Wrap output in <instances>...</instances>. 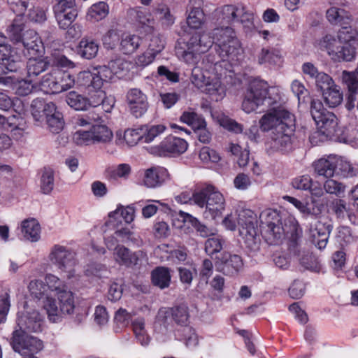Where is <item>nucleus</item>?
<instances>
[{
	"instance_id": "obj_1",
	"label": "nucleus",
	"mask_w": 358,
	"mask_h": 358,
	"mask_svg": "<svg viewBox=\"0 0 358 358\" xmlns=\"http://www.w3.org/2000/svg\"><path fill=\"white\" fill-rule=\"evenodd\" d=\"M264 131L271 130L270 146L275 150L289 152L292 149V136L295 131L293 114L283 108H275L264 115L259 120Z\"/></svg>"
},
{
	"instance_id": "obj_2",
	"label": "nucleus",
	"mask_w": 358,
	"mask_h": 358,
	"mask_svg": "<svg viewBox=\"0 0 358 358\" xmlns=\"http://www.w3.org/2000/svg\"><path fill=\"white\" fill-rule=\"evenodd\" d=\"M308 92V91H299L296 93V96L299 103H310V115L320 131L328 138L339 141L344 140L345 138L341 136V130L338 128L336 116L333 113L327 111L320 101L312 99L310 97H308V100L306 101L305 98L307 96Z\"/></svg>"
},
{
	"instance_id": "obj_3",
	"label": "nucleus",
	"mask_w": 358,
	"mask_h": 358,
	"mask_svg": "<svg viewBox=\"0 0 358 358\" xmlns=\"http://www.w3.org/2000/svg\"><path fill=\"white\" fill-rule=\"evenodd\" d=\"M13 52L10 45L0 44V76L8 71H15L20 68V60L17 55H13ZM0 84L13 90H29L30 87L33 90L36 87L31 81L14 76H0Z\"/></svg>"
},
{
	"instance_id": "obj_4",
	"label": "nucleus",
	"mask_w": 358,
	"mask_h": 358,
	"mask_svg": "<svg viewBox=\"0 0 358 358\" xmlns=\"http://www.w3.org/2000/svg\"><path fill=\"white\" fill-rule=\"evenodd\" d=\"M215 43L211 33H195L187 42L178 43L176 52L178 57L187 64H196L201 57V54L206 52Z\"/></svg>"
},
{
	"instance_id": "obj_5",
	"label": "nucleus",
	"mask_w": 358,
	"mask_h": 358,
	"mask_svg": "<svg viewBox=\"0 0 358 358\" xmlns=\"http://www.w3.org/2000/svg\"><path fill=\"white\" fill-rule=\"evenodd\" d=\"M238 223L239 234L244 241L245 248L250 252H258L261 238L258 234L257 215L250 210H242L238 215Z\"/></svg>"
},
{
	"instance_id": "obj_6",
	"label": "nucleus",
	"mask_w": 358,
	"mask_h": 358,
	"mask_svg": "<svg viewBox=\"0 0 358 358\" xmlns=\"http://www.w3.org/2000/svg\"><path fill=\"white\" fill-rule=\"evenodd\" d=\"M201 195L203 203L199 207L205 208L204 217L214 220L220 216L225 208V200L222 193L213 185H206L201 187Z\"/></svg>"
},
{
	"instance_id": "obj_7",
	"label": "nucleus",
	"mask_w": 358,
	"mask_h": 358,
	"mask_svg": "<svg viewBox=\"0 0 358 358\" xmlns=\"http://www.w3.org/2000/svg\"><path fill=\"white\" fill-rule=\"evenodd\" d=\"M49 258L62 272L66 273L67 278L70 279L75 276V267L78 261L74 250L57 244L52 248Z\"/></svg>"
},
{
	"instance_id": "obj_8",
	"label": "nucleus",
	"mask_w": 358,
	"mask_h": 358,
	"mask_svg": "<svg viewBox=\"0 0 358 358\" xmlns=\"http://www.w3.org/2000/svg\"><path fill=\"white\" fill-rule=\"evenodd\" d=\"M57 296L59 308L56 304L55 300L52 298L48 299L43 303V308L46 310L48 317L52 322H58L62 315L72 313L75 308L73 293L68 290V289L57 294Z\"/></svg>"
},
{
	"instance_id": "obj_9",
	"label": "nucleus",
	"mask_w": 358,
	"mask_h": 358,
	"mask_svg": "<svg viewBox=\"0 0 358 358\" xmlns=\"http://www.w3.org/2000/svg\"><path fill=\"white\" fill-rule=\"evenodd\" d=\"M10 344L13 350L21 355L36 354L43 348L40 339L22 331H13Z\"/></svg>"
},
{
	"instance_id": "obj_10",
	"label": "nucleus",
	"mask_w": 358,
	"mask_h": 358,
	"mask_svg": "<svg viewBox=\"0 0 358 358\" xmlns=\"http://www.w3.org/2000/svg\"><path fill=\"white\" fill-rule=\"evenodd\" d=\"M280 100L278 93L270 94L269 91H246L242 103L243 110L250 113L261 105L273 106Z\"/></svg>"
},
{
	"instance_id": "obj_11",
	"label": "nucleus",
	"mask_w": 358,
	"mask_h": 358,
	"mask_svg": "<svg viewBox=\"0 0 358 358\" xmlns=\"http://www.w3.org/2000/svg\"><path fill=\"white\" fill-rule=\"evenodd\" d=\"M290 233V241L294 244L301 236L302 231L297 225L293 224L290 230H287V224H282L263 227V236L269 245H277L285 238V234Z\"/></svg>"
},
{
	"instance_id": "obj_12",
	"label": "nucleus",
	"mask_w": 358,
	"mask_h": 358,
	"mask_svg": "<svg viewBox=\"0 0 358 358\" xmlns=\"http://www.w3.org/2000/svg\"><path fill=\"white\" fill-rule=\"evenodd\" d=\"M187 148L188 143L185 139L169 136L158 145L151 148V152L160 157L178 155L184 153Z\"/></svg>"
},
{
	"instance_id": "obj_13",
	"label": "nucleus",
	"mask_w": 358,
	"mask_h": 358,
	"mask_svg": "<svg viewBox=\"0 0 358 358\" xmlns=\"http://www.w3.org/2000/svg\"><path fill=\"white\" fill-rule=\"evenodd\" d=\"M215 264L218 271L227 275H236L243 267L241 256L227 252L217 256Z\"/></svg>"
},
{
	"instance_id": "obj_14",
	"label": "nucleus",
	"mask_w": 358,
	"mask_h": 358,
	"mask_svg": "<svg viewBox=\"0 0 358 358\" xmlns=\"http://www.w3.org/2000/svg\"><path fill=\"white\" fill-rule=\"evenodd\" d=\"M43 318L36 310H25L18 315L17 327L14 331L39 332L42 330Z\"/></svg>"
},
{
	"instance_id": "obj_15",
	"label": "nucleus",
	"mask_w": 358,
	"mask_h": 358,
	"mask_svg": "<svg viewBox=\"0 0 358 358\" xmlns=\"http://www.w3.org/2000/svg\"><path fill=\"white\" fill-rule=\"evenodd\" d=\"M203 69L196 66L192 70L190 80L194 87L200 89L206 87L205 90H220L224 85L222 78L215 76L213 78L207 77L203 72Z\"/></svg>"
},
{
	"instance_id": "obj_16",
	"label": "nucleus",
	"mask_w": 358,
	"mask_h": 358,
	"mask_svg": "<svg viewBox=\"0 0 358 358\" xmlns=\"http://www.w3.org/2000/svg\"><path fill=\"white\" fill-rule=\"evenodd\" d=\"M115 261L120 265L127 267L136 266L145 257V253L142 250L131 252L127 248L122 245L115 248L113 252Z\"/></svg>"
},
{
	"instance_id": "obj_17",
	"label": "nucleus",
	"mask_w": 358,
	"mask_h": 358,
	"mask_svg": "<svg viewBox=\"0 0 358 358\" xmlns=\"http://www.w3.org/2000/svg\"><path fill=\"white\" fill-rule=\"evenodd\" d=\"M215 50L219 55V57L222 59L224 69L231 73V71L229 69L231 64L227 59H234L239 54L241 45L238 38L232 39L222 45H217Z\"/></svg>"
},
{
	"instance_id": "obj_18",
	"label": "nucleus",
	"mask_w": 358,
	"mask_h": 358,
	"mask_svg": "<svg viewBox=\"0 0 358 358\" xmlns=\"http://www.w3.org/2000/svg\"><path fill=\"white\" fill-rule=\"evenodd\" d=\"M126 99L131 114L136 117H141L147 110V96L142 91H128Z\"/></svg>"
},
{
	"instance_id": "obj_19",
	"label": "nucleus",
	"mask_w": 358,
	"mask_h": 358,
	"mask_svg": "<svg viewBox=\"0 0 358 358\" xmlns=\"http://www.w3.org/2000/svg\"><path fill=\"white\" fill-rule=\"evenodd\" d=\"M198 60L196 64L197 66H200L201 69H205L206 71H209L213 66L217 73V76L222 78V76H224V80L227 79V73L229 71H226L225 69L223 70L224 65L222 64V59L219 57V55L216 52L215 54L210 52L208 55L203 57L201 63H199ZM228 83L227 80L225 81Z\"/></svg>"
},
{
	"instance_id": "obj_20",
	"label": "nucleus",
	"mask_w": 358,
	"mask_h": 358,
	"mask_svg": "<svg viewBox=\"0 0 358 358\" xmlns=\"http://www.w3.org/2000/svg\"><path fill=\"white\" fill-rule=\"evenodd\" d=\"M240 15V8L234 5H224L215 10L216 25H230L236 21Z\"/></svg>"
},
{
	"instance_id": "obj_21",
	"label": "nucleus",
	"mask_w": 358,
	"mask_h": 358,
	"mask_svg": "<svg viewBox=\"0 0 358 358\" xmlns=\"http://www.w3.org/2000/svg\"><path fill=\"white\" fill-rule=\"evenodd\" d=\"M55 104L53 102L45 103L40 99H34L31 105V115L34 120L41 124L46 121L47 117L52 112H55Z\"/></svg>"
},
{
	"instance_id": "obj_22",
	"label": "nucleus",
	"mask_w": 358,
	"mask_h": 358,
	"mask_svg": "<svg viewBox=\"0 0 358 358\" xmlns=\"http://www.w3.org/2000/svg\"><path fill=\"white\" fill-rule=\"evenodd\" d=\"M332 226L329 224L317 222L314 229H311L312 242L319 249H324L328 242Z\"/></svg>"
},
{
	"instance_id": "obj_23",
	"label": "nucleus",
	"mask_w": 358,
	"mask_h": 358,
	"mask_svg": "<svg viewBox=\"0 0 358 358\" xmlns=\"http://www.w3.org/2000/svg\"><path fill=\"white\" fill-rule=\"evenodd\" d=\"M168 178L169 173L165 168H150L145 171L144 184L148 187H155L164 183Z\"/></svg>"
},
{
	"instance_id": "obj_24",
	"label": "nucleus",
	"mask_w": 358,
	"mask_h": 358,
	"mask_svg": "<svg viewBox=\"0 0 358 358\" xmlns=\"http://www.w3.org/2000/svg\"><path fill=\"white\" fill-rule=\"evenodd\" d=\"M172 270L166 266H157L151 272V282L161 289L168 288L171 281Z\"/></svg>"
},
{
	"instance_id": "obj_25",
	"label": "nucleus",
	"mask_w": 358,
	"mask_h": 358,
	"mask_svg": "<svg viewBox=\"0 0 358 358\" xmlns=\"http://www.w3.org/2000/svg\"><path fill=\"white\" fill-rule=\"evenodd\" d=\"M66 102L76 110H85L90 106H96L99 101H90L89 98L78 94L76 91H71L66 96Z\"/></svg>"
},
{
	"instance_id": "obj_26",
	"label": "nucleus",
	"mask_w": 358,
	"mask_h": 358,
	"mask_svg": "<svg viewBox=\"0 0 358 358\" xmlns=\"http://www.w3.org/2000/svg\"><path fill=\"white\" fill-rule=\"evenodd\" d=\"M115 74L112 69H109L108 64L99 66L97 74H95L91 79V86L94 90H101L102 87L108 88L107 85Z\"/></svg>"
},
{
	"instance_id": "obj_27",
	"label": "nucleus",
	"mask_w": 358,
	"mask_h": 358,
	"mask_svg": "<svg viewBox=\"0 0 358 358\" xmlns=\"http://www.w3.org/2000/svg\"><path fill=\"white\" fill-rule=\"evenodd\" d=\"M327 17L331 24L341 26H349L352 21V16L349 11L337 7L329 8L327 10Z\"/></svg>"
},
{
	"instance_id": "obj_28",
	"label": "nucleus",
	"mask_w": 358,
	"mask_h": 358,
	"mask_svg": "<svg viewBox=\"0 0 358 358\" xmlns=\"http://www.w3.org/2000/svg\"><path fill=\"white\" fill-rule=\"evenodd\" d=\"M330 208L338 219L343 220L347 216L351 223L356 224L355 215L350 211L345 200L333 199L330 203Z\"/></svg>"
},
{
	"instance_id": "obj_29",
	"label": "nucleus",
	"mask_w": 358,
	"mask_h": 358,
	"mask_svg": "<svg viewBox=\"0 0 358 358\" xmlns=\"http://www.w3.org/2000/svg\"><path fill=\"white\" fill-rule=\"evenodd\" d=\"M335 156L330 155L328 158H321L314 162L315 172L320 176L329 178L335 175L334 163Z\"/></svg>"
},
{
	"instance_id": "obj_30",
	"label": "nucleus",
	"mask_w": 358,
	"mask_h": 358,
	"mask_svg": "<svg viewBox=\"0 0 358 358\" xmlns=\"http://www.w3.org/2000/svg\"><path fill=\"white\" fill-rule=\"evenodd\" d=\"M50 66L48 56L31 57L27 64V73L29 76H38L46 71Z\"/></svg>"
},
{
	"instance_id": "obj_31",
	"label": "nucleus",
	"mask_w": 358,
	"mask_h": 358,
	"mask_svg": "<svg viewBox=\"0 0 358 358\" xmlns=\"http://www.w3.org/2000/svg\"><path fill=\"white\" fill-rule=\"evenodd\" d=\"M212 31L213 39L215 40V48L217 45H222L229 42L232 39L237 38L236 37L234 29L229 25H216Z\"/></svg>"
},
{
	"instance_id": "obj_32",
	"label": "nucleus",
	"mask_w": 358,
	"mask_h": 358,
	"mask_svg": "<svg viewBox=\"0 0 358 358\" xmlns=\"http://www.w3.org/2000/svg\"><path fill=\"white\" fill-rule=\"evenodd\" d=\"M21 231L25 239L32 242H36L40 238L41 227L35 219L22 222Z\"/></svg>"
},
{
	"instance_id": "obj_33",
	"label": "nucleus",
	"mask_w": 358,
	"mask_h": 358,
	"mask_svg": "<svg viewBox=\"0 0 358 358\" xmlns=\"http://www.w3.org/2000/svg\"><path fill=\"white\" fill-rule=\"evenodd\" d=\"M99 51V44L93 39L83 38L79 43L78 53L85 59H91L94 58Z\"/></svg>"
},
{
	"instance_id": "obj_34",
	"label": "nucleus",
	"mask_w": 358,
	"mask_h": 358,
	"mask_svg": "<svg viewBox=\"0 0 358 358\" xmlns=\"http://www.w3.org/2000/svg\"><path fill=\"white\" fill-rule=\"evenodd\" d=\"M54 11L58 24L63 29L69 28L78 16L77 8H64Z\"/></svg>"
},
{
	"instance_id": "obj_35",
	"label": "nucleus",
	"mask_w": 358,
	"mask_h": 358,
	"mask_svg": "<svg viewBox=\"0 0 358 358\" xmlns=\"http://www.w3.org/2000/svg\"><path fill=\"white\" fill-rule=\"evenodd\" d=\"M50 67H56L59 69H69L75 67L73 61L67 58L64 54L59 50H54L48 55Z\"/></svg>"
},
{
	"instance_id": "obj_36",
	"label": "nucleus",
	"mask_w": 358,
	"mask_h": 358,
	"mask_svg": "<svg viewBox=\"0 0 358 358\" xmlns=\"http://www.w3.org/2000/svg\"><path fill=\"white\" fill-rule=\"evenodd\" d=\"M180 215L185 222H188L192 224L201 236L208 237L215 235L213 228L202 224L197 218L193 217L192 215L182 211L180 212Z\"/></svg>"
},
{
	"instance_id": "obj_37",
	"label": "nucleus",
	"mask_w": 358,
	"mask_h": 358,
	"mask_svg": "<svg viewBox=\"0 0 358 358\" xmlns=\"http://www.w3.org/2000/svg\"><path fill=\"white\" fill-rule=\"evenodd\" d=\"M55 186V172L50 167H44L41 171L40 188L42 193L50 194Z\"/></svg>"
},
{
	"instance_id": "obj_38",
	"label": "nucleus",
	"mask_w": 358,
	"mask_h": 358,
	"mask_svg": "<svg viewBox=\"0 0 358 358\" xmlns=\"http://www.w3.org/2000/svg\"><path fill=\"white\" fill-rule=\"evenodd\" d=\"M189 15L187 17L188 26L192 29H199L205 21V15L203 10L199 6H194L189 4L188 6Z\"/></svg>"
},
{
	"instance_id": "obj_39",
	"label": "nucleus",
	"mask_w": 358,
	"mask_h": 358,
	"mask_svg": "<svg viewBox=\"0 0 358 358\" xmlns=\"http://www.w3.org/2000/svg\"><path fill=\"white\" fill-rule=\"evenodd\" d=\"M9 38L15 43L22 40L24 31V22L23 16L17 15L7 29Z\"/></svg>"
},
{
	"instance_id": "obj_40",
	"label": "nucleus",
	"mask_w": 358,
	"mask_h": 358,
	"mask_svg": "<svg viewBox=\"0 0 358 358\" xmlns=\"http://www.w3.org/2000/svg\"><path fill=\"white\" fill-rule=\"evenodd\" d=\"M166 313L171 315L172 319L176 324L186 326L189 317L188 307L186 304L180 303L174 306Z\"/></svg>"
},
{
	"instance_id": "obj_41",
	"label": "nucleus",
	"mask_w": 358,
	"mask_h": 358,
	"mask_svg": "<svg viewBox=\"0 0 358 358\" xmlns=\"http://www.w3.org/2000/svg\"><path fill=\"white\" fill-rule=\"evenodd\" d=\"M91 130L94 143H107L113 138V132L106 125L94 124Z\"/></svg>"
},
{
	"instance_id": "obj_42",
	"label": "nucleus",
	"mask_w": 358,
	"mask_h": 358,
	"mask_svg": "<svg viewBox=\"0 0 358 358\" xmlns=\"http://www.w3.org/2000/svg\"><path fill=\"white\" fill-rule=\"evenodd\" d=\"M45 123L52 133L58 134L63 129L64 126L63 115L57 110V106L55 108V112H52L47 117Z\"/></svg>"
},
{
	"instance_id": "obj_43",
	"label": "nucleus",
	"mask_w": 358,
	"mask_h": 358,
	"mask_svg": "<svg viewBox=\"0 0 358 358\" xmlns=\"http://www.w3.org/2000/svg\"><path fill=\"white\" fill-rule=\"evenodd\" d=\"M28 289L34 298L37 299H45V301L48 299H51L48 292L46 285L41 280H31L29 284Z\"/></svg>"
},
{
	"instance_id": "obj_44",
	"label": "nucleus",
	"mask_w": 358,
	"mask_h": 358,
	"mask_svg": "<svg viewBox=\"0 0 358 358\" xmlns=\"http://www.w3.org/2000/svg\"><path fill=\"white\" fill-rule=\"evenodd\" d=\"M334 156L335 175H339L342 177H352L356 174V171L349 162L336 155Z\"/></svg>"
},
{
	"instance_id": "obj_45",
	"label": "nucleus",
	"mask_w": 358,
	"mask_h": 358,
	"mask_svg": "<svg viewBox=\"0 0 358 358\" xmlns=\"http://www.w3.org/2000/svg\"><path fill=\"white\" fill-rule=\"evenodd\" d=\"M141 41V39L138 36H126L122 38L120 50L125 55H131L139 48Z\"/></svg>"
},
{
	"instance_id": "obj_46",
	"label": "nucleus",
	"mask_w": 358,
	"mask_h": 358,
	"mask_svg": "<svg viewBox=\"0 0 358 358\" xmlns=\"http://www.w3.org/2000/svg\"><path fill=\"white\" fill-rule=\"evenodd\" d=\"M176 201L184 204H194L199 206L203 203L201 201V188H198L194 191H185L176 196Z\"/></svg>"
},
{
	"instance_id": "obj_47",
	"label": "nucleus",
	"mask_w": 358,
	"mask_h": 358,
	"mask_svg": "<svg viewBox=\"0 0 358 358\" xmlns=\"http://www.w3.org/2000/svg\"><path fill=\"white\" fill-rule=\"evenodd\" d=\"M131 326L134 334L139 343L143 345H148L149 338L145 329V320L143 317H138L131 321Z\"/></svg>"
},
{
	"instance_id": "obj_48",
	"label": "nucleus",
	"mask_w": 358,
	"mask_h": 358,
	"mask_svg": "<svg viewBox=\"0 0 358 358\" xmlns=\"http://www.w3.org/2000/svg\"><path fill=\"white\" fill-rule=\"evenodd\" d=\"M205 242V251L207 255L213 257L221 252L225 244V240L220 236H211Z\"/></svg>"
},
{
	"instance_id": "obj_49",
	"label": "nucleus",
	"mask_w": 358,
	"mask_h": 358,
	"mask_svg": "<svg viewBox=\"0 0 358 358\" xmlns=\"http://www.w3.org/2000/svg\"><path fill=\"white\" fill-rule=\"evenodd\" d=\"M180 120L181 122L189 125L194 130L206 124L204 118L194 111L183 112Z\"/></svg>"
},
{
	"instance_id": "obj_50",
	"label": "nucleus",
	"mask_w": 358,
	"mask_h": 358,
	"mask_svg": "<svg viewBox=\"0 0 358 358\" xmlns=\"http://www.w3.org/2000/svg\"><path fill=\"white\" fill-rule=\"evenodd\" d=\"M341 27V29L338 33L339 43L341 44L343 43V45H345L346 43H350L353 45H358L357 33L351 29L350 24L349 26L343 25Z\"/></svg>"
},
{
	"instance_id": "obj_51",
	"label": "nucleus",
	"mask_w": 358,
	"mask_h": 358,
	"mask_svg": "<svg viewBox=\"0 0 358 358\" xmlns=\"http://www.w3.org/2000/svg\"><path fill=\"white\" fill-rule=\"evenodd\" d=\"M108 66L115 73H119L127 71L129 64L121 55L112 54L108 58Z\"/></svg>"
},
{
	"instance_id": "obj_52",
	"label": "nucleus",
	"mask_w": 358,
	"mask_h": 358,
	"mask_svg": "<svg viewBox=\"0 0 358 358\" xmlns=\"http://www.w3.org/2000/svg\"><path fill=\"white\" fill-rule=\"evenodd\" d=\"M108 14V6L103 1L93 4L87 13L88 17L95 21H99L107 16Z\"/></svg>"
},
{
	"instance_id": "obj_53",
	"label": "nucleus",
	"mask_w": 358,
	"mask_h": 358,
	"mask_svg": "<svg viewBox=\"0 0 358 358\" xmlns=\"http://www.w3.org/2000/svg\"><path fill=\"white\" fill-rule=\"evenodd\" d=\"M322 50L327 51L329 55H334L338 53V49L340 48L341 43L331 35H326L322 38L319 43Z\"/></svg>"
},
{
	"instance_id": "obj_54",
	"label": "nucleus",
	"mask_w": 358,
	"mask_h": 358,
	"mask_svg": "<svg viewBox=\"0 0 358 358\" xmlns=\"http://www.w3.org/2000/svg\"><path fill=\"white\" fill-rule=\"evenodd\" d=\"M261 223L264 227L282 224L281 217L276 210L268 209L261 213L259 215Z\"/></svg>"
},
{
	"instance_id": "obj_55",
	"label": "nucleus",
	"mask_w": 358,
	"mask_h": 358,
	"mask_svg": "<svg viewBox=\"0 0 358 358\" xmlns=\"http://www.w3.org/2000/svg\"><path fill=\"white\" fill-rule=\"evenodd\" d=\"M345 185L334 179H327L324 182V189L327 194H334L336 196H340L344 194L345 191Z\"/></svg>"
},
{
	"instance_id": "obj_56",
	"label": "nucleus",
	"mask_w": 358,
	"mask_h": 358,
	"mask_svg": "<svg viewBox=\"0 0 358 358\" xmlns=\"http://www.w3.org/2000/svg\"><path fill=\"white\" fill-rule=\"evenodd\" d=\"M115 233L117 236L119 242L124 243H128L131 242L138 246L141 244L142 241L139 236L136 235L127 228H122L121 229L116 230Z\"/></svg>"
},
{
	"instance_id": "obj_57",
	"label": "nucleus",
	"mask_w": 358,
	"mask_h": 358,
	"mask_svg": "<svg viewBox=\"0 0 358 358\" xmlns=\"http://www.w3.org/2000/svg\"><path fill=\"white\" fill-rule=\"evenodd\" d=\"M45 285L48 290L55 292L57 294L68 289L63 281L52 274L46 275Z\"/></svg>"
},
{
	"instance_id": "obj_58",
	"label": "nucleus",
	"mask_w": 358,
	"mask_h": 358,
	"mask_svg": "<svg viewBox=\"0 0 358 358\" xmlns=\"http://www.w3.org/2000/svg\"><path fill=\"white\" fill-rule=\"evenodd\" d=\"M355 45L350 43L341 45L340 48L337 50L338 53H336L334 56H336L338 60L342 59L343 61L350 62L355 57Z\"/></svg>"
},
{
	"instance_id": "obj_59",
	"label": "nucleus",
	"mask_w": 358,
	"mask_h": 358,
	"mask_svg": "<svg viewBox=\"0 0 358 358\" xmlns=\"http://www.w3.org/2000/svg\"><path fill=\"white\" fill-rule=\"evenodd\" d=\"M122 217L126 223H131L134 218V209L132 207L127 206L126 208L120 207L118 208L113 212L109 213L110 218H117V217Z\"/></svg>"
},
{
	"instance_id": "obj_60",
	"label": "nucleus",
	"mask_w": 358,
	"mask_h": 358,
	"mask_svg": "<svg viewBox=\"0 0 358 358\" xmlns=\"http://www.w3.org/2000/svg\"><path fill=\"white\" fill-rule=\"evenodd\" d=\"M166 127L162 124H155L148 127L146 129L145 133L143 134V140L145 143H150L154 141L156 138L162 134Z\"/></svg>"
},
{
	"instance_id": "obj_61",
	"label": "nucleus",
	"mask_w": 358,
	"mask_h": 358,
	"mask_svg": "<svg viewBox=\"0 0 358 358\" xmlns=\"http://www.w3.org/2000/svg\"><path fill=\"white\" fill-rule=\"evenodd\" d=\"M322 96L326 104L331 108L338 106L343 99L340 91H322Z\"/></svg>"
},
{
	"instance_id": "obj_62",
	"label": "nucleus",
	"mask_w": 358,
	"mask_h": 358,
	"mask_svg": "<svg viewBox=\"0 0 358 358\" xmlns=\"http://www.w3.org/2000/svg\"><path fill=\"white\" fill-rule=\"evenodd\" d=\"M337 243L342 247L347 245L353 241L351 229L348 227L341 226L338 228L336 236Z\"/></svg>"
},
{
	"instance_id": "obj_63",
	"label": "nucleus",
	"mask_w": 358,
	"mask_h": 358,
	"mask_svg": "<svg viewBox=\"0 0 358 358\" xmlns=\"http://www.w3.org/2000/svg\"><path fill=\"white\" fill-rule=\"evenodd\" d=\"M182 337L187 347H196L199 344L198 336L191 327L185 326L182 328Z\"/></svg>"
},
{
	"instance_id": "obj_64",
	"label": "nucleus",
	"mask_w": 358,
	"mask_h": 358,
	"mask_svg": "<svg viewBox=\"0 0 358 358\" xmlns=\"http://www.w3.org/2000/svg\"><path fill=\"white\" fill-rule=\"evenodd\" d=\"M120 41L119 31L117 29L108 30L103 36L102 41L104 47L113 50Z\"/></svg>"
}]
</instances>
